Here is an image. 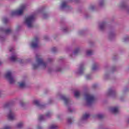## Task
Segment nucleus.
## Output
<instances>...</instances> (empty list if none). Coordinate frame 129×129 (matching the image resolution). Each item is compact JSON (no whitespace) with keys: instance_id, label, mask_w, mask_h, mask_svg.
<instances>
[{"instance_id":"412c9836","label":"nucleus","mask_w":129,"mask_h":129,"mask_svg":"<svg viewBox=\"0 0 129 129\" xmlns=\"http://www.w3.org/2000/svg\"><path fill=\"white\" fill-rule=\"evenodd\" d=\"M118 94L116 90H114L113 91V98L114 99L117 98Z\"/></svg>"},{"instance_id":"9d476101","label":"nucleus","mask_w":129,"mask_h":129,"mask_svg":"<svg viewBox=\"0 0 129 129\" xmlns=\"http://www.w3.org/2000/svg\"><path fill=\"white\" fill-rule=\"evenodd\" d=\"M112 75H113V70L111 69L108 71V73L104 75L105 79H108V78H110V77H112Z\"/></svg>"},{"instance_id":"37998d69","label":"nucleus","mask_w":129,"mask_h":129,"mask_svg":"<svg viewBox=\"0 0 129 129\" xmlns=\"http://www.w3.org/2000/svg\"><path fill=\"white\" fill-rule=\"evenodd\" d=\"M127 123H129V117H128V119L127 120Z\"/></svg>"},{"instance_id":"ddd939ff","label":"nucleus","mask_w":129,"mask_h":129,"mask_svg":"<svg viewBox=\"0 0 129 129\" xmlns=\"http://www.w3.org/2000/svg\"><path fill=\"white\" fill-rule=\"evenodd\" d=\"M33 104L36 105V106H39L40 108H42L43 105L40 104V101L38 100L35 99L33 100L32 101Z\"/></svg>"},{"instance_id":"f03ea898","label":"nucleus","mask_w":129,"mask_h":129,"mask_svg":"<svg viewBox=\"0 0 129 129\" xmlns=\"http://www.w3.org/2000/svg\"><path fill=\"white\" fill-rule=\"evenodd\" d=\"M27 8H28V5L23 4L17 9L12 11L11 15L12 16H21V15L24 14V12L27 10Z\"/></svg>"},{"instance_id":"7c9ffc66","label":"nucleus","mask_w":129,"mask_h":129,"mask_svg":"<svg viewBox=\"0 0 129 129\" xmlns=\"http://www.w3.org/2000/svg\"><path fill=\"white\" fill-rule=\"evenodd\" d=\"M11 60H12V61H16V60H17V56H12Z\"/></svg>"},{"instance_id":"423d86ee","label":"nucleus","mask_w":129,"mask_h":129,"mask_svg":"<svg viewBox=\"0 0 129 129\" xmlns=\"http://www.w3.org/2000/svg\"><path fill=\"white\" fill-rule=\"evenodd\" d=\"M39 39L38 38H34L30 43V47L31 48H37L39 47Z\"/></svg>"},{"instance_id":"aec40b11","label":"nucleus","mask_w":129,"mask_h":129,"mask_svg":"<svg viewBox=\"0 0 129 129\" xmlns=\"http://www.w3.org/2000/svg\"><path fill=\"white\" fill-rule=\"evenodd\" d=\"M93 53V51L90 49H88L86 51V55L87 56H90L92 55V53Z\"/></svg>"},{"instance_id":"a878e982","label":"nucleus","mask_w":129,"mask_h":129,"mask_svg":"<svg viewBox=\"0 0 129 129\" xmlns=\"http://www.w3.org/2000/svg\"><path fill=\"white\" fill-rule=\"evenodd\" d=\"M108 111L110 113H113V107H110L108 108Z\"/></svg>"},{"instance_id":"4468645a","label":"nucleus","mask_w":129,"mask_h":129,"mask_svg":"<svg viewBox=\"0 0 129 129\" xmlns=\"http://www.w3.org/2000/svg\"><path fill=\"white\" fill-rule=\"evenodd\" d=\"M27 85V83L26 82V80H23L19 83V86L21 88H24V87H26Z\"/></svg>"},{"instance_id":"79ce46f5","label":"nucleus","mask_w":129,"mask_h":129,"mask_svg":"<svg viewBox=\"0 0 129 129\" xmlns=\"http://www.w3.org/2000/svg\"><path fill=\"white\" fill-rule=\"evenodd\" d=\"M113 70L114 71H115L116 70V68H115V67H114Z\"/></svg>"},{"instance_id":"bb28decb","label":"nucleus","mask_w":129,"mask_h":129,"mask_svg":"<svg viewBox=\"0 0 129 129\" xmlns=\"http://www.w3.org/2000/svg\"><path fill=\"white\" fill-rule=\"evenodd\" d=\"M129 41V36H126L123 38V42H127Z\"/></svg>"},{"instance_id":"b1692460","label":"nucleus","mask_w":129,"mask_h":129,"mask_svg":"<svg viewBox=\"0 0 129 129\" xmlns=\"http://www.w3.org/2000/svg\"><path fill=\"white\" fill-rule=\"evenodd\" d=\"M80 95V92L78 91L75 92V97H79V96Z\"/></svg>"},{"instance_id":"6e6552de","label":"nucleus","mask_w":129,"mask_h":129,"mask_svg":"<svg viewBox=\"0 0 129 129\" xmlns=\"http://www.w3.org/2000/svg\"><path fill=\"white\" fill-rule=\"evenodd\" d=\"M89 117V114L86 113L83 115L81 118L79 120V124H81V123H83L86 119H87Z\"/></svg>"},{"instance_id":"58836bf2","label":"nucleus","mask_w":129,"mask_h":129,"mask_svg":"<svg viewBox=\"0 0 129 129\" xmlns=\"http://www.w3.org/2000/svg\"><path fill=\"white\" fill-rule=\"evenodd\" d=\"M56 71H61V68H58L56 69Z\"/></svg>"},{"instance_id":"f3484780","label":"nucleus","mask_w":129,"mask_h":129,"mask_svg":"<svg viewBox=\"0 0 129 129\" xmlns=\"http://www.w3.org/2000/svg\"><path fill=\"white\" fill-rule=\"evenodd\" d=\"M105 26H106V22H103L99 24V28L100 30H103L105 28Z\"/></svg>"},{"instance_id":"dca6fc26","label":"nucleus","mask_w":129,"mask_h":129,"mask_svg":"<svg viewBox=\"0 0 129 129\" xmlns=\"http://www.w3.org/2000/svg\"><path fill=\"white\" fill-rule=\"evenodd\" d=\"M119 113V108L117 106H115L113 107V114L114 115H116Z\"/></svg>"},{"instance_id":"2f4dec72","label":"nucleus","mask_w":129,"mask_h":129,"mask_svg":"<svg viewBox=\"0 0 129 129\" xmlns=\"http://www.w3.org/2000/svg\"><path fill=\"white\" fill-rule=\"evenodd\" d=\"M103 5H104V2H101L99 4V5L100 6V7H102V6H103Z\"/></svg>"},{"instance_id":"4be33fe9","label":"nucleus","mask_w":129,"mask_h":129,"mask_svg":"<svg viewBox=\"0 0 129 129\" xmlns=\"http://www.w3.org/2000/svg\"><path fill=\"white\" fill-rule=\"evenodd\" d=\"M58 128V126L57 125L53 124L50 126L49 129H57Z\"/></svg>"},{"instance_id":"0eeeda50","label":"nucleus","mask_w":129,"mask_h":129,"mask_svg":"<svg viewBox=\"0 0 129 129\" xmlns=\"http://www.w3.org/2000/svg\"><path fill=\"white\" fill-rule=\"evenodd\" d=\"M8 117L10 120H14V119H16V114H15V112H14L13 110H9L8 114Z\"/></svg>"},{"instance_id":"f704fd0d","label":"nucleus","mask_w":129,"mask_h":129,"mask_svg":"<svg viewBox=\"0 0 129 129\" xmlns=\"http://www.w3.org/2000/svg\"><path fill=\"white\" fill-rule=\"evenodd\" d=\"M117 59H118V56H117L116 55H114V60H117Z\"/></svg>"},{"instance_id":"c9c22d12","label":"nucleus","mask_w":129,"mask_h":129,"mask_svg":"<svg viewBox=\"0 0 129 129\" xmlns=\"http://www.w3.org/2000/svg\"><path fill=\"white\" fill-rule=\"evenodd\" d=\"M120 100H121V101H123V100H124V97H121L120 98Z\"/></svg>"},{"instance_id":"1a4fd4ad","label":"nucleus","mask_w":129,"mask_h":129,"mask_svg":"<svg viewBox=\"0 0 129 129\" xmlns=\"http://www.w3.org/2000/svg\"><path fill=\"white\" fill-rule=\"evenodd\" d=\"M58 97L59 98V99H61L62 100L65 104H67L68 103V101H69V99L64 95H58Z\"/></svg>"},{"instance_id":"a211bd4d","label":"nucleus","mask_w":129,"mask_h":129,"mask_svg":"<svg viewBox=\"0 0 129 129\" xmlns=\"http://www.w3.org/2000/svg\"><path fill=\"white\" fill-rule=\"evenodd\" d=\"M99 68V64L97 62L94 63L92 67V70H97V69H98Z\"/></svg>"},{"instance_id":"a18cd8bd","label":"nucleus","mask_w":129,"mask_h":129,"mask_svg":"<svg viewBox=\"0 0 129 129\" xmlns=\"http://www.w3.org/2000/svg\"><path fill=\"white\" fill-rule=\"evenodd\" d=\"M1 63H2V62L0 61V64H1Z\"/></svg>"},{"instance_id":"20e7f679","label":"nucleus","mask_w":129,"mask_h":129,"mask_svg":"<svg viewBox=\"0 0 129 129\" xmlns=\"http://www.w3.org/2000/svg\"><path fill=\"white\" fill-rule=\"evenodd\" d=\"M5 77L11 84H13L16 82V79L12 76V72L9 71L5 75Z\"/></svg>"},{"instance_id":"72a5a7b5","label":"nucleus","mask_w":129,"mask_h":129,"mask_svg":"<svg viewBox=\"0 0 129 129\" xmlns=\"http://www.w3.org/2000/svg\"><path fill=\"white\" fill-rule=\"evenodd\" d=\"M90 10H93L95 9V6L92 5L90 7Z\"/></svg>"},{"instance_id":"ea45409f","label":"nucleus","mask_w":129,"mask_h":129,"mask_svg":"<svg viewBox=\"0 0 129 129\" xmlns=\"http://www.w3.org/2000/svg\"><path fill=\"white\" fill-rule=\"evenodd\" d=\"M86 78L87 79H90V76H87Z\"/></svg>"},{"instance_id":"c03bdc74","label":"nucleus","mask_w":129,"mask_h":129,"mask_svg":"<svg viewBox=\"0 0 129 129\" xmlns=\"http://www.w3.org/2000/svg\"><path fill=\"white\" fill-rule=\"evenodd\" d=\"M71 120V119H69V121L70 122Z\"/></svg>"},{"instance_id":"6ab92c4d","label":"nucleus","mask_w":129,"mask_h":129,"mask_svg":"<svg viewBox=\"0 0 129 129\" xmlns=\"http://www.w3.org/2000/svg\"><path fill=\"white\" fill-rule=\"evenodd\" d=\"M108 38L111 40L113 38V31L112 30H110L108 33Z\"/></svg>"},{"instance_id":"f257e3e1","label":"nucleus","mask_w":129,"mask_h":129,"mask_svg":"<svg viewBox=\"0 0 129 129\" xmlns=\"http://www.w3.org/2000/svg\"><path fill=\"white\" fill-rule=\"evenodd\" d=\"M51 61H52L51 58H48L47 62H45L43 60V59L38 58L36 59V62L32 64V68L33 69H37V68L41 67L43 69H45L47 67L48 62H51Z\"/></svg>"},{"instance_id":"4c0bfd02","label":"nucleus","mask_w":129,"mask_h":129,"mask_svg":"<svg viewBox=\"0 0 129 129\" xmlns=\"http://www.w3.org/2000/svg\"><path fill=\"white\" fill-rule=\"evenodd\" d=\"M4 37H2L1 36H0V41H4Z\"/></svg>"},{"instance_id":"c85d7f7f","label":"nucleus","mask_w":129,"mask_h":129,"mask_svg":"<svg viewBox=\"0 0 129 129\" xmlns=\"http://www.w3.org/2000/svg\"><path fill=\"white\" fill-rule=\"evenodd\" d=\"M67 5V4H66V2H63V3L61 4V9H64V8H65Z\"/></svg>"},{"instance_id":"7ed1b4c3","label":"nucleus","mask_w":129,"mask_h":129,"mask_svg":"<svg viewBox=\"0 0 129 129\" xmlns=\"http://www.w3.org/2000/svg\"><path fill=\"white\" fill-rule=\"evenodd\" d=\"M35 19L34 15H30L25 18L24 20V24H25L28 28H32L33 27V22Z\"/></svg>"},{"instance_id":"393cba45","label":"nucleus","mask_w":129,"mask_h":129,"mask_svg":"<svg viewBox=\"0 0 129 129\" xmlns=\"http://www.w3.org/2000/svg\"><path fill=\"white\" fill-rule=\"evenodd\" d=\"M82 72H83V69L82 68H80L77 72V73H78V74H82Z\"/></svg>"},{"instance_id":"a19ab883","label":"nucleus","mask_w":129,"mask_h":129,"mask_svg":"<svg viewBox=\"0 0 129 129\" xmlns=\"http://www.w3.org/2000/svg\"><path fill=\"white\" fill-rule=\"evenodd\" d=\"M126 12V14L129 15V9H127Z\"/></svg>"},{"instance_id":"49530a36","label":"nucleus","mask_w":129,"mask_h":129,"mask_svg":"<svg viewBox=\"0 0 129 129\" xmlns=\"http://www.w3.org/2000/svg\"><path fill=\"white\" fill-rule=\"evenodd\" d=\"M0 93H2V92L0 91Z\"/></svg>"},{"instance_id":"5701e85b","label":"nucleus","mask_w":129,"mask_h":129,"mask_svg":"<svg viewBox=\"0 0 129 129\" xmlns=\"http://www.w3.org/2000/svg\"><path fill=\"white\" fill-rule=\"evenodd\" d=\"M104 115L103 114L99 113L96 115V117L98 118H102L104 117Z\"/></svg>"},{"instance_id":"c756f323","label":"nucleus","mask_w":129,"mask_h":129,"mask_svg":"<svg viewBox=\"0 0 129 129\" xmlns=\"http://www.w3.org/2000/svg\"><path fill=\"white\" fill-rule=\"evenodd\" d=\"M2 22L4 23V24H5V23H7V22H8V19H7L6 18H3Z\"/></svg>"},{"instance_id":"473e14b6","label":"nucleus","mask_w":129,"mask_h":129,"mask_svg":"<svg viewBox=\"0 0 129 129\" xmlns=\"http://www.w3.org/2000/svg\"><path fill=\"white\" fill-rule=\"evenodd\" d=\"M79 51V48H78L74 51V53L77 54V53H78Z\"/></svg>"},{"instance_id":"2eb2a0df","label":"nucleus","mask_w":129,"mask_h":129,"mask_svg":"<svg viewBox=\"0 0 129 129\" xmlns=\"http://www.w3.org/2000/svg\"><path fill=\"white\" fill-rule=\"evenodd\" d=\"M0 31L1 32H4L5 34L7 35H8V34H11L12 33V30L10 29H5L3 28H0Z\"/></svg>"},{"instance_id":"9b49d317","label":"nucleus","mask_w":129,"mask_h":129,"mask_svg":"<svg viewBox=\"0 0 129 129\" xmlns=\"http://www.w3.org/2000/svg\"><path fill=\"white\" fill-rule=\"evenodd\" d=\"M113 95V89L111 88L109 89L107 91V92L106 93V96H107V97H112Z\"/></svg>"},{"instance_id":"e433bc0d","label":"nucleus","mask_w":129,"mask_h":129,"mask_svg":"<svg viewBox=\"0 0 129 129\" xmlns=\"http://www.w3.org/2000/svg\"><path fill=\"white\" fill-rule=\"evenodd\" d=\"M67 27H65L63 29V32H67Z\"/></svg>"},{"instance_id":"39448f33","label":"nucleus","mask_w":129,"mask_h":129,"mask_svg":"<svg viewBox=\"0 0 129 129\" xmlns=\"http://www.w3.org/2000/svg\"><path fill=\"white\" fill-rule=\"evenodd\" d=\"M85 99L87 102V104L89 105V104H91V103L94 102L95 98L91 94H87L85 96Z\"/></svg>"},{"instance_id":"f8f14e48","label":"nucleus","mask_w":129,"mask_h":129,"mask_svg":"<svg viewBox=\"0 0 129 129\" xmlns=\"http://www.w3.org/2000/svg\"><path fill=\"white\" fill-rule=\"evenodd\" d=\"M52 115V114L50 112L47 113L45 116L41 115L39 116L40 120H43V119H45L46 117H50Z\"/></svg>"},{"instance_id":"cd10ccee","label":"nucleus","mask_w":129,"mask_h":129,"mask_svg":"<svg viewBox=\"0 0 129 129\" xmlns=\"http://www.w3.org/2000/svg\"><path fill=\"white\" fill-rule=\"evenodd\" d=\"M24 125V123L21 122H19L17 124V127H22L23 126V125Z\"/></svg>"}]
</instances>
